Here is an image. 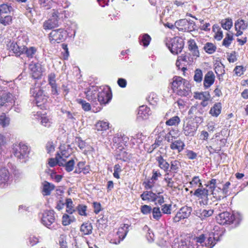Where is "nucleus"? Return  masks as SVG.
I'll return each instance as SVG.
<instances>
[{
  "label": "nucleus",
  "instance_id": "54",
  "mask_svg": "<svg viewBox=\"0 0 248 248\" xmlns=\"http://www.w3.org/2000/svg\"><path fill=\"white\" fill-rule=\"evenodd\" d=\"M147 99L149 104L152 105H155L158 101V98L156 94L154 93H151L148 96Z\"/></svg>",
  "mask_w": 248,
  "mask_h": 248
},
{
  "label": "nucleus",
  "instance_id": "55",
  "mask_svg": "<svg viewBox=\"0 0 248 248\" xmlns=\"http://www.w3.org/2000/svg\"><path fill=\"white\" fill-rule=\"evenodd\" d=\"M179 61H180L181 62H183L184 64L187 63V64H190L193 62V58H190L186 55L182 54V55L178 57Z\"/></svg>",
  "mask_w": 248,
  "mask_h": 248
},
{
  "label": "nucleus",
  "instance_id": "32",
  "mask_svg": "<svg viewBox=\"0 0 248 248\" xmlns=\"http://www.w3.org/2000/svg\"><path fill=\"white\" fill-rule=\"evenodd\" d=\"M188 48L193 57H195V59L200 56V52L198 50V46L194 40H190L188 42Z\"/></svg>",
  "mask_w": 248,
  "mask_h": 248
},
{
  "label": "nucleus",
  "instance_id": "58",
  "mask_svg": "<svg viewBox=\"0 0 248 248\" xmlns=\"http://www.w3.org/2000/svg\"><path fill=\"white\" fill-rule=\"evenodd\" d=\"M189 184L191 187H196L197 186H198L199 188L202 187L201 181L198 176H194Z\"/></svg>",
  "mask_w": 248,
  "mask_h": 248
},
{
  "label": "nucleus",
  "instance_id": "15",
  "mask_svg": "<svg viewBox=\"0 0 248 248\" xmlns=\"http://www.w3.org/2000/svg\"><path fill=\"white\" fill-rule=\"evenodd\" d=\"M198 128V125L192 121L187 122L183 125L184 134L186 136H193Z\"/></svg>",
  "mask_w": 248,
  "mask_h": 248
},
{
  "label": "nucleus",
  "instance_id": "12",
  "mask_svg": "<svg viewBox=\"0 0 248 248\" xmlns=\"http://www.w3.org/2000/svg\"><path fill=\"white\" fill-rule=\"evenodd\" d=\"M99 90V87L90 83L89 86L86 88L84 91L86 99L90 102L96 103L98 93H98Z\"/></svg>",
  "mask_w": 248,
  "mask_h": 248
},
{
  "label": "nucleus",
  "instance_id": "9",
  "mask_svg": "<svg viewBox=\"0 0 248 248\" xmlns=\"http://www.w3.org/2000/svg\"><path fill=\"white\" fill-rule=\"evenodd\" d=\"M30 92L34 98L33 101L37 106L41 107L47 101V96L44 94L39 85L35 88H31Z\"/></svg>",
  "mask_w": 248,
  "mask_h": 248
},
{
  "label": "nucleus",
  "instance_id": "56",
  "mask_svg": "<svg viewBox=\"0 0 248 248\" xmlns=\"http://www.w3.org/2000/svg\"><path fill=\"white\" fill-rule=\"evenodd\" d=\"M63 162V166L65 167V170L67 172H70L73 170L75 165V161L73 159H71L64 164Z\"/></svg>",
  "mask_w": 248,
  "mask_h": 248
},
{
  "label": "nucleus",
  "instance_id": "40",
  "mask_svg": "<svg viewBox=\"0 0 248 248\" xmlns=\"http://www.w3.org/2000/svg\"><path fill=\"white\" fill-rule=\"evenodd\" d=\"M95 128L98 131H105L109 127V124L108 122L99 121L95 124Z\"/></svg>",
  "mask_w": 248,
  "mask_h": 248
},
{
  "label": "nucleus",
  "instance_id": "38",
  "mask_svg": "<svg viewBox=\"0 0 248 248\" xmlns=\"http://www.w3.org/2000/svg\"><path fill=\"white\" fill-rule=\"evenodd\" d=\"M220 23L221 27L226 30H229L231 29L233 25L232 20L230 18H227L221 20Z\"/></svg>",
  "mask_w": 248,
  "mask_h": 248
},
{
  "label": "nucleus",
  "instance_id": "2",
  "mask_svg": "<svg viewBox=\"0 0 248 248\" xmlns=\"http://www.w3.org/2000/svg\"><path fill=\"white\" fill-rule=\"evenodd\" d=\"M217 222L220 224H232L237 226L242 220V215L238 213L231 214L228 212H223L217 217Z\"/></svg>",
  "mask_w": 248,
  "mask_h": 248
},
{
  "label": "nucleus",
  "instance_id": "39",
  "mask_svg": "<svg viewBox=\"0 0 248 248\" xmlns=\"http://www.w3.org/2000/svg\"><path fill=\"white\" fill-rule=\"evenodd\" d=\"M10 118L5 113H2L0 116V125L3 128L7 127L10 124Z\"/></svg>",
  "mask_w": 248,
  "mask_h": 248
},
{
  "label": "nucleus",
  "instance_id": "23",
  "mask_svg": "<svg viewBox=\"0 0 248 248\" xmlns=\"http://www.w3.org/2000/svg\"><path fill=\"white\" fill-rule=\"evenodd\" d=\"M156 159L159 168L166 172V176L168 175L170 172V164L161 155L157 156Z\"/></svg>",
  "mask_w": 248,
  "mask_h": 248
},
{
  "label": "nucleus",
  "instance_id": "5",
  "mask_svg": "<svg viewBox=\"0 0 248 248\" xmlns=\"http://www.w3.org/2000/svg\"><path fill=\"white\" fill-rule=\"evenodd\" d=\"M55 212L52 210H46L41 217V223L51 230H56L60 225L56 222Z\"/></svg>",
  "mask_w": 248,
  "mask_h": 248
},
{
  "label": "nucleus",
  "instance_id": "27",
  "mask_svg": "<svg viewBox=\"0 0 248 248\" xmlns=\"http://www.w3.org/2000/svg\"><path fill=\"white\" fill-rule=\"evenodd\" d=\"M156 193L151 191H145L140 195V198L143 201H147L149 202H155Z\"/></svg>",
  "mask_w": 248,
  "mask_h": 248
},
{
  "label": "nucleus",
  "instance_id": "35",
  "mask_svg": "<svg viewBox=\"0 0 248 248\" xmlns=\"http://www.w3.org/2000/svg\"><path fill=\"white\" fill-rule=\"evenodd\" d=\"M221 104L220 103H217L214 104V106L210 110V114L214 117L218 116L221 111Z\"/></svg>",
  "mask_w": 248,
  "mask_h": 248
},
{
  "label": "nucleus",
  "instance_id": "10",
  "mask_svg": "<svg viewBox=\"0 0 248 248\" xmlns=\"http://www.w3.org/2000/svg\"><path fill=\"white\" fill-rule=\"evenodd\" d=\"M53 11L52 17L43 23V27L45 30H50L58 26L59 19L60 18V15L62 12H61L58 9H53Z\"/></svg>",
  "mask_w": 248,
  "mask_h": 248
},
{
  "label": "nucleus",
  "instance_id": "28",
  "mask_svg": "<svg viewBox=\"0 0 248 248\" xmlns=\"http://www.w3.org/2000/svg\"><path fill=\"white\" fill-rule=\"evenodd\" d=\"M187 20L186 19H182L176 21L174 23L175 27L180 31H186L188 30L187 26Z\"/></svg>",
  "mask_w": 248,
  "mask_h": 248
},
{
  "label": "nucleus",
  "instance_id": "31",
  "mask_svg": "<svg viewBox=\"0 0 248 248\" xmlns=\"http://www.w3.org/2000/svg\"><path fill=\"white\" fill-rule=\"evenodd\" d=\"M214 210L212 209H200L198 212H197V216L199 217L201 219L203 220L205 218L211 216Z\"/></svg>",
  "mask_w": 248,
  "mask_h": 248
},
{
  "label": "nucleus",
  "instance_id": "41",
  "mask_svg": "<svg viewBox=\"0 0 248 248\" xmlns=\"http://www.w3.org/2000/svg\"><path fill=\"white\" fill-rule=\"evenodd\" d=\"M75 221L76 218L74 216H69L67 214H64L62 217V224L63 226H67Z\"/></svg>",
  "mask_w": 248,
  "mask_h": 248
},
{
  "label": "nucleus",
  "instance_id": "19",
  "mask_svg": "<svg viewBox=\"0 0 248 248\" xmlns=\"http://www.w3.org/2000/svg\"><path fill=\"white\" fill-rule=\"evenodd\" d=\"M151 114L150 108L147 106H141L139 107L137 119L140 120L147 119L149 116Z\"/></svg>",
  "mask_w": 248,
  "mask_h": 248
},
{
  "label": "nucleus",
  "instance_id": "30",
  "mask_svg": "<svg viewBox=\"0 0 248 248\" xmlns=\"http://www.w3.org/2000/svg\"><path fill=\"white\" fill-rule=\"evenodd\" d=\"M55 188V186L47 181L43 183L42 193L44 196H48L51 194V191Z\"/></svg>",
  "mask_w": 248,
  "mask_h": 248
},
{
  "label": "nucleus",
  "instance_id": "22",
  "mask_svg": "<svg viewBox=\"0 0 248 248\" xmlns=\"http://www.w3.org/2000/svg\"><path fill=\"white\" fill-rule=\"evenodd\" d=\"M10 173L8 170L3 168L0 169V184L8 185L9 182Z\"/></svg>",
  "mask_w": 248,
  "mask_h": 248
},
{
  "label": "nucleus",
  "instance_id": "57",
  "mask_svg": "<svg viewBox=\"0 0 248 248\" xmlns=\"http://www.w3.org/2000/svg\"><path fill=\"white\" fill-rule=\"evenodd\" d=\"M233 39V38L232 35H231L228 33H227L225 38L223 40L222 45L226 47H228L231 44Z\"/></svg>",
  "mask_w": 248,
  "mask_h": 248
},
{
  "label": "nucleus",
  "instance_id": "16",
  "mask_svg": "<svg viewBox=\"0 0 248 248\" xmlns=\"http://www.w3.org/2000/svg\"><path fill=\"white\" fill-rule=\"evenodd\" d=\"M193 195L196 197L202 200L200 202L201 204L207 205L208 202V190L205 188L202 187L197 189Z\"/></svg>",
  "mask_w": 248,
  "mask_h": 248
},
{
  "label": "nucleus",
  "instance_id": "7",
  "mask_svg": "<svg viewBox=\"0 0 248 248\" xmlns=\"http://www.w3.org/2000/svg\"><path fill=\"white\" fill-rule=\"evenodd\" d=\"M112 97V93L110 87L107 85L99 87L97 101L101 105H106L108 104L111 100Z\"/></svg>",
  "mask_w": 248,
  "mask_h": 248
},
{
  "label": "nucleus",
  "instance_id": "53",
  "mask_svg": "<svg viewBox=\"0 0 248 248\" xmlns=\"http://www.w3.org/2000/svg\"><path fill=\"white\" fill-rule=\"evenodd\" d=\"M176 131L173 129L170 130L169 132L165 135V140L168 142H171L173 139L176 138L175 136V132Z\"/></svg>",
  "mask_w": 248,
  "mask_h": 248
},
{
  "label": "nucleus",
  "instance_id": "42",
  "mask_svg": "<svg viewBox=\"0 0 248 248\" xmlns=\"http://www.w3.org/2000/svg\"><path fill=\"white\" fill-rule=\"evenodd\" d=\"M12 7L7 4H2L0 5V16L8 15L12 11Z\"/></svg>",
  "mask_w": 248,
  "mask_h": 248
},
{
  "label": "nucleus",
  "instance_id": "47",
  "mask_svg": "<svg viewBox=\"0 0 248 248\" xmlns=\"http://www.w3.org/2000/svg\"><path fill=\"white\" fill-rule=\"evenodd\" d=\"M58 155H59V154L57 153L55 158H51L49 159L48 164L50 167H53L57 164H58L60 166L63 165V162L59 159Z\"/></svg>",
  "mask_w": 248,
  "mask_h": 248
},
{
  "label": "nucleus",
  "instance_id": "17",
  "mask_svg": "<svg viewBox=\"0 0 248 248\" xmlns=\"http://www.w3.org/2000/svg\"><path fill=\"white\" fill-rule=\"evenodd\" d=\"M193 97L201 100V105L203 107H206L208 101L211 100V95L208 92H194Z\"/></svg>",
  "mask_w": 248,
  "mask_h": 248
},
{
  "label": "nucleus",
  "instance_id": "64",
  "mask_svg": "<svg viewBox=\"0 0 248 248\" xmlns=\"http://www.w3.org/2000/svg\"><path fill=\"white\" fill-rule=\"evenodd\" d=\"M185 153L186 157L189 159L193 160L196 159L197 156V154L191 150H186L185 151Z\"/></svg>",
  "mask_w": 248,
  "mask_h": 248
},
{
  "label": "nucleus",
  "instance_id": "59",
  "mask_svg": "<svg viewBox=\"0 0 248 248\" xmlns=\"http://www.w3.org/2000/svg\"><path fill=\"white\" fill-rule=\"evenodd\" d=\"M59 248H68L66 242V236L65 235H61L59 238Z\"/></svg>",
  "mask_w": 248,
  "mask_h": 248
},
{
  "label": "nucleus",
  "instance_id": "36",
  "mask_svg": "<svg viewBox=\"0 0 248 248\" xmlns=\"http://www.w3.org/2000/svg\"><path fill=\"white\" fill-rule=\"evenodd\" d=\"M212 30L213 31L215 32V38L217 41L221 40L223 38V32L219 26L217 25H214Z\"/></svg>",
  "mask_w": 248,
  "mask_h": 248
},
{
  "label": "nucleus",
  "instance_id": "14",
  "mask_svg": "<svg viewBox=\"0 0 248 248\" xmlns=\"http://www.w3.org/2000/svg\"><path fill=\"white\" fill-rule=\"evenodd\" d=\"M192 209L191 207L186 206L182 207L173 217V221L178 222L182 219L187 218L190 215Z\"/></svg>",
  "mask_w": 248,
  "mask_h": 248
},
{
  "label": "nucleus",
  "instance_id": "11",
  "mask_svg": "<svg viewBox=\"0 0 248 248\" xmlns=\"http://www.w3.org/2000/svg\"><path fill=\"white\" fill-rule=\"evenodd\" d=\"M67 35L66 31L61 28L52 30L49 34V38L51 43H60L64 41Z\"/></svg>",
  "mask_w": 248,
  "mask_h": 248
},
{
  "label": "nucleus",
  "instance_id": "52",
  "mask_svg": "<svg viewBox=\"0 0 248 248\" xmlns=\"http://www.w3.org/2000/svg\"><path fill=\"white\" fill-rule=\"evenodd\" d=\"M161 208L162 215H170L171 214L172 205L171 204H164L161 206Z\"/></svg>",
  "mask_w": 248,
  "mask_h": 248
},
{
  "label": "nucleus",
  "instance_id": "13",
  "mask_svg": "<svg viewBox=\"0 0 248 248\" xmlns=\"http://www.w3.org/2000/svg\"><path fill=\"white\" fill-rule=\"evenodd\" d=\"M24 46L21 43L20 39L16 42H10L7 44L9 50L10 52H12L17 56H19L24 53Z\"/></svg>",
  "mask_w": 248,
  "mask_h": 248
},
{
  "label": "nucleus",
  "instance_id": "46",
  "mask_svg": "<svg viewBox=\"0 0 248 248\" xmlns=\"http://www.w3.org/2000/svg\"><path fill=\"white\" fill-rule=\"evenodd\" d=\"M183 244H186L184 237L176 238L173 241L172 247V248H181Z\"/></svg>",
  "mask_w": 248,
  "mask_h": 248
},
{
  "label": "nucleus",
  "instance_id": "24",
  "mask_svg": "<svg viewBox=\"0 0 248 248\" xmlns=\"http://www.w3.org/2000/svg\"><path fill=\"white\" fill-rule=\"evenodd\" d=\"M170 143V147L172 150H176L178 153L181 152L184 149L185 144L181 140H173Z\"/></svg>",
  "mask_w": 248,
  "mask_h": 248
},
{
  "label": "nucleus",
  "instance_id": "21",
  "mask_svg": "<svg viewBox=\"0 0 248 248\" xmlns=\"http://www.w3.org/2000/svg\"><path fill=\"white\" fill-rule=\"evenodd\" d=\"M29 69L31 72L32 78H40L42 76V71L39 63L31 62L29 65Z\"/></svg>",
  "mask_w": 248,
  "mask_h": 248
},
{
  "label": "nucleus",
  "instance_id": "4",
  "mask_svg": "<svg viewBox=\"0 0 248 248\" xmlns=\"http://www.w3.org/2000/svg\"><path fill=\"white\" fill-rule=\"evenodd\" d=\"M172 89L174 92L182 96H186L190 92V86L185 78H175L171 83Z\"/></svg>",
  "mask_w": 248,
  "mask_h": 248
},
{
  "label": "nucleus",
  "instance_id": "8",
  "mask_svg": "<svg viewBox=\"0 0 248 248\" xmlns=\"http://www.w3.org/2000/svg\"><path fill=\"white\" fill-rule=\"evenodd\" d=\"M166 45L172 54H177L182 51L184 46V41L182 38L175 37L167 43Z\"/></svg>",
  "mask_w": 248,
  "mask_h": 248
},
{
  "label": "nucleus",
  "instance_id": "49",
  "mask_svg": "<svg viewBox=\"0 0 248 248\" xmlns=\"http://www.w3.org/2000/svg\"><path fill=\"white\" fill-rule=\"evenodd\" d=\"M180 166V162L179 161L175 160L170 162V171H172L174 173H176L179 170Z\"/></svg>",
  "mask_w": 248,
  "mask_h": 248
},
{
  "label": "nucleus",
  "instance_id": "34",
  "mask_svg": "<svg viewBox=\"0 0 248 248\" xmlns=\"http://www.w3.org/2000/svg\"><path fill=\"white\" fill-rule=\"evenodd\" d=\"M231 185V183L230 182H227L223 186V188L222 189L219 188V189L221 191V193L222 195H217L216 197V199L219 200H220L226 197V196L228 195L229 193V188Z\"/></svg>",
  "mask_w": 248,
  "mask_h": 248
},
{
  "label": "nucleus",
  "instance_id": "29",
  "mask_svg": "<svg viewBox=\"0 0 248 248\" xmlns=\"http://www.w3.org/2000/svg\"><path fill=\"white\" fill-rule=\"evenodd\" d=\"M151 214L152 215L150 217V219L155 221H159L163 215L160 207L158 206L152 208Z\"/></svg>",
  "mask_w": 248,
  "mask_h": 248
},
{
  "label": "nucleus",
  "instance_id": "37",
  "mask_svg": "<svg viewBox=\"0 0 248 248\" xmlns=\"http://www.w3.org/2000/svg\"><path fill=\"white\" fill-rule=\"evenodd\" d=\"M24 53L29 58H32L36 53L37 49L34 46L26 47L24 46Z\"/></svg>",
  "mask_w": 248,
  "mask_h": 248
},
{
  "label": "nucleus",
  "instance_id": "20",
  "mask_svg": "<svg viewBox=\"0 0 248 248\" xmlns=\"http://www.w3.org/2000/svg\"><path fill=\"white\" fill-rule=\"evenodd\" d=\"M34 116L35 119L40 120V123L43 126L46 127H49L51 126V120L45 114H42L41 112H37Z\"/></svg>",
  "mask_w": 248,
  "mask_h": 248
},
{
  "label": "nucleus",
  "instance_id": "43",
  "mask_svg": "<svg viewBox=\"0 0 248 248\" xmlns=\"http://www.w3.org/2000/svg\"><path fill=\"white\" fill-rule=\"evenodd\" d=\"M203 49L206 53L212 54L216 51L217 47L213 43L208 42L204 45Z\"/></svg>",
  "mask_w": 248,
  "mask_h": 248
},
{
  "label": "nucleus",
  "instance_id": "26",
  "mask_svg": "<svg viewBox=\"0 0 248 248\" xmlns=\"http://www.w3.org/2000/svg\"><path fill=\"white\" fill-rule=\"evenodd\" d=\"M13 100V95L10 93H3L0 97V107L7 105V103H12Z\"/></svg>",
  "mask_w": 248,
  "mask_h": 248
},
{
  "label": "nucleus",
  "instance_id": "62",
  "mask_svg": "<svg viewBox=\"0 0 248 248\" xmlns=\"http://www.w3.org/2000/svg\"><path fill=\"white\" fill-rule=\"evenodd\" d=\"M28 240L29 244L31 246H33L39 242V237L33 234L30 236Z\"/></svg>",
  "mask_w": 248,
  "mask_h": 248
},
{
  "label": "nucleus",
  "instance_id": "51",
  "mask_svg": "<svg viewBox=\"0 0 248 248\" xmlns=\"http://www.w3.org/2000/svg\"><path fill=\"white\" fill-rule=\"evenodd\" d=\"M217 180L215 179H212L210 180L206 185L207 187H209L210 189H211L212 193V194L214 196V197L217 196V194L215 191V189L216 187Z\"/></svg>",
  "mask_w": 248,
  "mask_h": 248
},
{
  "label": "nucleus",
  "instance_id": "25",
  "mask_svg": "<svg viewBox=\"0 0 248 248\" xmlns=\"http://www.w3.org/2000/svg\"><path fill=\"white\" fill-rule=\"evenodd\" d=\"M81 235L91 234L93 232V226L91 223L86 222L81 224L80 227Z\"/></svg>",
  "mask_w": 248,
  "mask_h": 248
},
{
  "label": "nucleus",
  "instance_id": "44",
  "mask_svg": "<svg viewBox=\"0 0 248 248\" xmlns=\"http://www.w3.org/2000/svg\"><path fill=\"white\" fill-rule=\"evenodd\" d=\"M139 39L140 44L146 47L149 45L151 38L148 34H144L140 37Z\"/></svg>",
  "mask_w": 248,
  "mask_h": 248
},
{
  "label": "nucleus",
  "instance_id": "50",
  "mask_svg": "<svg viewBox=\"0 0 248 248\" xmlns=\"http://www.w3.org/2000/svg\"><path fill=\"white\" fill-rule=\"evenodd\" d=\"M12 20V16L8 15H3V16H0V23L4 26L10 24Z\"/></svg>",
  "mask_w": 248,
  "mask_h": 248
},
{
  "label": "nucleus",
  "instance_id": "48",
  "mask_svg": "<svg viewBox=\"0 0 248 248\" xmlns=\"http://www.w3.org/2000/svg\"><path fill=\"white\" fill-rule=\"evenodd\" d=\"M78 103L81 106L82 108L86 111H88L91 109V106L90 103L86 102V101L82 99H77L76 100Z\"/></svg>",
  "mask_w": 248,
  "mask_h": 248
},
{
  "label": "nucleus",
  "instance_id": "60",
  "mask_svg": "<svg viewBox=\"0 0 248 248\" xmlns=\"http://www.w3.org/2000/svg\"><path fill=\"white\" fill-rule=\"evenodd\" d=\"M76 210L80 216H87V206L86 205L79 204L77 207Z\"/></svg>",
  "mask_w": 248,
  "mask_h": 248
},
{
  "label": "nucleus",
  "instance_id": "18",
  "mask_svg": "<svg viewBox=\"0 0 248 248\" xmlns=\"http://www.w3.org/2000/svg\"><path fill=\"white\" fill-rule=\"evenodd\" d=\"M248 27V23L243 19H238L234 23L235 30L236 31L235 35L239 36L243 34V31L246 30Z\"/></svg>",
  "mask_w": 248,
  "mask_h": 248
},
{
  "label": "nucleus",
  "instance_id": "63",
  "mask_svg": "<svg viewBox=\"0 0 248 248\" xmlns=\"http://www.w3.org/2000/svg\"><path fill=\"white\" fill-rule=\"evenodd\" d=\"M152 208L148 205H143L140 207L141 212L144 215H148L151 213Z\"/></svg>",
  "mask_w": 248,
  "mask_h": 248
},
{
  "label": "nucleus",
  "instance_id": "3",
  "mask_svg": "<svg viewBox=\"0 0 248 248\" xmlns=\"http://www.w3.org/2000/svg\"><path fill=\"white\" fill-rule=\"evenodd\" d=\"M30 152V147L25 143H15L13 145L12 153L21 162L25 163L28 160Z\"/></svg>",
  "mask_w": 248,
  "mask_h": 248
},
{
  "label": "nucleus",
  "instance_id": "61",
  "mask_svg": "<svg viewBox=\"0 0 248 248\" xmlns=\"http://www.w3.org/2000/svg\"><path fill=\"white\" fill-rule=\"evenodd\" d=\"M163 193V190L161 192H159L157 193H156V199L155 204H159L160 205H163L162 204L165 202L164 198L163 195H160V194Z\"/></svg>",
  "mask_w": 248,
  "mask_h": 248
},
{
  "label": "nucleus",
  "instance_id": "33",
  "mask_svg": "<svg viewBox=\"0 0 248 248\" xmlns=\"http://www.w3.org/2000/svg\"><path fill=\"white\" fill-rule=\"evenodd\" d=\"M128 225L126 224H124L123 227L120 228L116 234V238H120L122 241L123 240L128 232Z\"/></svg>",
  "mask_w": 248,
  "mask_h": 248
},
{
  "label": "nucleus",
  "instance_id": "1",
  "mask_svg": "<svg viewBox=\"0 0 248 248\" xmlns=\"http://www.w3.org/2000/svg\"><path fill=\"white\" fill-rule=\"evenodd\" d=\"M217 238L215 233H210L208 236L201 234L196 237H184L186 244H183L181 248H213Z\"/></svg>",
  "mask_w": 248,
  "mask_h": 248
},
{
  "label": "nucleus",
  "instance_id": "6",
  "mask_svg": "<svg viewBox=\"0 0 248 248\" xmlns=\"http://www.w3.org/2000/svg\"><path fill=\"white\" fill-rule=\"evenodd\" d=\"M39 4L41 7L46 9H49L53 7V5L56 3L58 5L56 9L61 12H65L63 10L69 7L70 3L67 0H39Z\"/></svg>",
  "mask_w": 248,
  "mask_h": 248
},
{
  "label": "nucleus",
  "instance_id": "45",
  "mask_svg": "<svg viewBox=\"0 0 248 248\" xmlns=\"http://www.w3.org/2000/svg\"><path fill=\"white\" fill-rule=\"evenodd\" d=\"M180 123V119L177 116H175L167 120L165 124L169 126H176Z\"/></svg>",
  "mask_w": 248,
  "mask_h": 248
}]
</instances>
